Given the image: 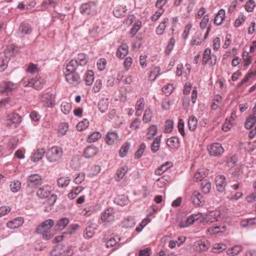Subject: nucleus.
<instances>
[{
  "instance_id": "obj_34",
  "label": "nucleus",
  "mask_w": 256,
  "mask_h": 256,
  "mask_svg": "<svg viewBox=\"0 0 256 256\" xmlns=\"http://www.w3.org/2000/svg\"><path fill=\"white\" fill-rule=\"evenodd\" d=\"M166 144L170 148L176 149L179 147V140L176 137H172L168 139Z\"/></svg>"
},
{
  "instance_id": "obj_36",
  "label": "nucleus",
  "mask_w": 256,
  "mask_h": 256,
  "mask_svg": "<svg viewBox=\"0 0 256 256\" xmlns=\"http://www.w3.org/2000/svg\"><path fill=\"white\" fill-rule=\"evenodd\" d=\"M152 112L150 107L147 108L144 110L142 121L144 123L147 124L150 122L152 118Z\"/></svg>"
},
{
  "instance_id": "obj_29",
  "label": "nucleus",
  "mask_w": 256,
  "mask_h": 256,
  "mask_svg": "<svg viewBox=\"0 0 256 256\" xmlns=\"http://www.w3.org/2000/svg\"><path fill=\"white\" fill-rule=\"evenodd\" d=\"M172 164L171 162H167L162 164L158 168L155 170V174L158 176L162 175L164 172L171 168Z\"/></svg>"
},
{
  "instance_id": "obj_58",
  "label": "nucleus",
  "mask_w": 256,
  "mask_h": 256,
  "mask_svg": "<svg viewBox=\"0 0 256 256\" xmlns=\"http://www.w3.org/2000/svg\"><path fill=\"white\" fill-rule=\"evenodd\" d=\"M146 146L144 143L140 144L139 148L136 150L134 154V158L136 159H138L142 156L145 150Z\"/></svg>"
},
{
  "instance_id": "obj_39",
  "label": "nucleus",
  "mask_w": 256,
  "mask_h": 256,
  "mask_svg": "<svg viewBox=\"0 0 256 256\" xmlns=\"http://www.w3.org/2000/svg\"><path fill=\"white\" fill-rule=\"evenodd\" d=\"M102 136L101 134L98 132H94L88 135L87 142L89 143H92L98 141Z\"/></svg>"
},
{
  "instance_id": "obj_49",
  "label": "nucleus",
  "mask_w": 256,
  "mask_h": 256,
  "mask_svg": "<svg viewBox=\"0 0 256 256\" xmlns=\"http://www.w3.org/2000/svg\"><path fill=\"white\" fill-rule=\"evenodd\" d=\"M130 144L128 142H126L122 146L120 150V156L121 158L126 156L130 148Z\"/></svg>"
},
{
  "instance_id": "obj_23",
  "label": "nucleus",
  "mask_w": 256,
  "mask_h": 256,
  "mask_svg": "<svg viewBox=\"0 0 256 256\" xmlns=\"http://www.w3.org/2000/svg\"><path fill=\"white\" fill-rule=\"evenodd\" d=\"M145 104L144 100L143 98H141L138 100L136 104L135 109L136 113L135 115L137 116H141L142 112L144 110V108Z\"/></svg>"
},
{
  "instance_id": "obj_1",
  "label": "nucleus",
  "mask_w": 256,
  "mask_h": 256,
  "mask_svg": "<svg viewBox=\"0 0 256 256\" xmlns=\"http://www.w3.org/2000/svg\"><path fill=\"white\" fill-rule=\"evenodd\" d=\"M54 225V221L53 220H47L38 226L36 232L42 234L44 238L49 240L52 236L50 232Z\"/></svg>"
},
{
  "instance_id": "obj_27",
  "label": "nucleus",
  "mask_w": 256,
  "mask_h": 256,
  "mask_svg": "<svg viewBox=\"0 0 256 256\" xmlns=\"http://www.w3.org/2000/svg\"><path fill=\"white\" fill-rule=\"evenodd\" d=\"M44 153L45 151L43 148L37 150L30 156L32 161L34 162L39 161L43 158Z\"/></svg>"
},
{
  "instance_id": "obj_28",
  "label": "nucleus",
  "mask_w": 256,
  "mask_h": 256,
  "mask_svg": "<svg viewBox=\"0 0 256 256\" xmlns=\"http://www.w3.org/2000/svg\"><path fill=\"white\" fill-rule=\"evenodd\" d=\"M126 9L125 6H118L114 8L113 13L116 17L118 18L125 16L126 14Z\"/></svg>"
},
{
  "instance_id": "obj_48",
  "label": "nucleus",
  "mask_w": 256,
  "mask_h": 256,
  "mask_svg": "<svg viewBox=\"0 0 256 256\" xmlns=\"http://www.w3.org/2000/svg\"><path fill=\"white\" fill-rule=\"evenodd\" d=\"M158 132V128L156 125L153 124L149 127L147 132V138L151 140Z\"/></svg>"
},
{
  "instance_id": "obj_3",
  "label": "nucleus",
  "mask_w": 256,
  "mask_h": 256,
  "mask_svg": "<svg viewBox=\"0 0 256 256\" xmlns=\"http://www.w3.org/2000/svg\"><path fill=\"white\" fill-rule=\"evenodd\" d=\"M81 14L84 16H94L98 11V4L94 2L91 1L81 4L80 7Z\"/></svg>"
},
{
  "instance_id": "obj_31",
  "label": "nucleus",
  "mask_w": 256,
  "mask_h": 256,
  "mask_svg": "<svg viewBox=\"0 0 256 256\" xmlns=\"http://www.w3.org/2000/svg\"><path fill=\"white\" fill-rule=\"evenodd\" d=\"M109 102L108 98H102L98 103V108L102 113L105 112L108 108Z\"/></svg>"
},
{
  "instance_id": "obj_2",
  "label": "nucleus",
  "mask_w": 256,
  "mask_h": 256,
  "mask_svg": "<svg viewBox=\"0 0 256 256\" xmlns=\"http://www.w3.org/2000/svg\"><path fill=\"white\" fill-rule=\"evenodd\" d=\"M63 150L58 146H54L49 148L46 153L47 160L51 163L58 162L62 158Z\"/></svg>"
},
{
  "instance_id": "obj_54",
  "label": "nucleus",
  "mask_w": 256,
  "mask_h": 256,
  "mask_svg": "<svg viewBox=\"0 0 256 256\" xmlns=\"http://www.w3.org/2000/svg\"><path fill=\"white\" fill-rule=\"evenodd\" d=\"M120 240L118 236L112 238L106 242V246L108 248H112L116 246L119 242Z\"/></svg>"
},
{
  "instance_id": "obj_50",
  "label": "nucleus",
  "mask_w": 256,
  "mask_h": 256,
  "mask_svg": "<svg viewBox=\"0 0 256 256\" xmlns=\"http://www.w3.org/2000/svg\"><path fill=\"white\" fill-rule=\"evenodd\" d=\"M200 187L202 192L205 194H207L210 192L211 184L210 182L204 180L201 182Z\"/></svg>"
},
{
  "instance_id": "obj_51",
  "label": "nucleus",
  "mask_w": 256,
  "mask_h": 256,
  "mask_svg": "<svg viewBox=\"0 0 256 256\" xmlns=\"http://www.w3.org/2000/svg\"><path fill=\"white\" fill-rule=\"evenodd\" d=\"M74 254V248L72 246L66 247L62 245V256H71Z\"/></svg>"
},
{
  "instance_id": "obj_19",
  "label": "nucleus",
  "mask_w": 256,
  "mask_h": 256,
  "mask_svg": "<svg viewBox=\"0 0 256 256\" xmlns=\"http://www.w3.org/2000/svg\"><path fill=\"white\" fill-rule=\"evenodd\" d=\"M24 222V220L22 217H18L8 222L6 224L8 228L10 229H14L20 226Z\"/></svg>"
},
{
  "instance_id": "obj_30",
  "label": "nucleus",
  "mask_w": 256,
  "mask_h": 256,
  "mask_svg": "<svg viewBox=\"0 0 256 256\" xmlns=\"http://www.w3.org/2000/svg\"><path fill=\"white\" fill-rule=\"evenodd\" d=\"M136 224V221L133 216H128L124 218L122 222V226L126 228H132Z\"/></svg>"
},
{
  "instance_id": "obj_35",
  "label": "nucleus",
  "mask_w": 256,
  "mask_h": 256,
  "mask_svg": "<svg viewBox=\"0 0 256 256\" xmlns=\"http://www.w3.org/2000/svg\"><path fill=\"white\" fill-rule=\"evenodd\" d=\"M42 100L47 107H52L55 104L54 98L52 95L43 96Z\"/></svg>"
},
{
  "instance_id": "obj_20",
  "label": "nucleus",
  "mask_w": 256,
  "mask_h": 256,
  "mask_svg": "<svg viewBox=\"0 0 256 256\" xmlns=\"http://www.w3.org/2000/svg\"><path fill=\"white\" fill-rule=\"evenodd\" d=\"M128 52V46L126 44H122L116 51V56L120 59L124 58Z\"/></svg>"
},
{
  "instance_id": "obj_63",
  "label": "nucleus",
  "mask_w": 256,
  "mask_h": 256,
  "mask_svg": "<svg viewBox=\"0 0 256 256\" xmlns=\"http://www.w3.org/2000/svg\"><path fill=\"white\" fill-rule=\"evenodd\" d=\"M94 234V228L92 226H88L85 230L84 236L86 238H90L93 236Z\"/></svg>"
},
{
  "instance_id": "obj_7",
  "label": "nucleus",
  "mask_w": 256,
  "mask_h": 256,
  "mask_svg": "<svg viewBox=\"0 0 256 256\" xmlns=\"http://www.w3.org/2000/svg\"><path fill=\"white\" fill-rule=\"evenodd\" d=\"M216 61V56L214 54H211V50L206 48L204 53L202 64L204 65L208 64L210 66H214Z\"/></svg>"
},
{
  "instance_id": "obj_59",
  "label": "nucleus",
  "mask_w": 256,
  "mask_h": 256,
  "mask_svg": "<svg viewBox=\"0 0 256 256\" xmlns=\"http://www.w3.org/2000/svg\"><path fill=\"white\" fill-rule=\"evenodd\" d=\"M175 40L174 38H172L169 42L168 43L165 49V53L166 54H169L170 52L172 51L174 48V46L175 44Z\"/></svg>"
},
{
  "instance_id": "obj_62",
  "label": "nucleus",
  "mask_w": 256,
  "mask_h": 256,
  "mask_svg": "<svg viewBox=\"0 0 256 256\" xmlns=\"http://www.w3.org/2000/svg\"><path fill=\"white\" fill-rule=\"evenodd\" d=\"M21 182L18 180L14 181L10 184L11 190L14 192H18L20 188Z\"/></svg>"
},
{
  "instance_id": "obj_46",
  "label": "nucleus",
  "mask_w": 256,
  "mask_h": 256,
  "mask_svg": "<svg viewBox=\"0 0 256 256\" xmlns=\"http://www.w3.org/2000/svg\"><path fill=\"white\" fill-rule=\"evenodd\" d=\"M188 126L190 130L194 131L198 124V120L194 116H191L190 117L188 120Z\"/></svg>"
},
{
  "instance_id": "obj_4",
  "label": "nucleus",
  "mask_w": 256,
  "mask_h": 256,
  "mask_svg": "<svg viewBox=\"0 0 256 256\" xmlns=\"http://www.w3.org/2000/svg\"><path fill=\"white\" fill-rule=\"evenodd\" d=\"M100 220L102 222L106 224L112 223L115 220L114 208H108L102 212L100 214Z\"/></svg>"
},
{
  "instance_id": "obj_10",
  "label": "nucleus",
  "mask_w": 256,
  "mask_h": 256,
  "mask_svg": "<svg viewBox=\"0 0 256 256\" xmlns=\"http://www.w3.org/2000/svg\"><path fill=\"white\" fill-rule=\"evenodd\" d=\"M190 200L195 206H202L204 204V196L198 191H194L192 192Z\"/></svg>"
},
{
  "instance_id": "obj_14",
  "label": "nucleus",
  "mask_w": 256,
  "mask_h": 256,
  "mask_svg": "<svg viewBox=\"0 0 256 256\" xmlns=\"http://www.w3.org/2000/svg\"><path fill=\"white\" fill-rule=\"evenodd\" d=\"M30 82L31 86L38 90L42 88L45 84V81L43 78L38 76L34 78H31Z\"/></svg>"
},
{
  "instance_id": "obj_21",
  "label": "nucleus",
  "mask_w": 256,
  "mask_h": 256,
  "mask_svg": "<svg viewBox=\"0 0 256 256\" xmlns=\"http://www.w3.org/2000/svg\"><path fill=\"white\" fill-rule=\"evenodd\" d=\"M74 60L77 62L80 66H84L87 64L88 58L85 54L80 53L77 54Z\"/></svg>"
},
{
  "instance_id": "obj_5",
  "label": "nucleus",
  "mask_w": 256,
  "mask_h": 256,
  "mask_svg": "<svg viewBox=\"0 0 256 256\" xmlns=\"http://www.w3.org/2000/svg\"><path fill=\"white\" fill-rule=\"evenodd\" d=\"M21 122V117L18 114L12 112L8 115L6 124L11 128H16Z\"/></svg>"
},
{
  "instance_id": "obj_52",
  "label": "nucleus",
  "mask_w": 256,
  "mask_h": 256,
  "mask_svg": "<svg viewBox=\"0 0 256 256\" xmlns=\"http://www.w3.org/2000/svg\"><path fill=\"white\" fill-rule=\"evenodd\" d=\"M89 125V122L87 119H84L79 122L76 125V129L78 130L81 132L86 130Z\"/></svg>"
},
{
  "instance_id": "obj_11",
  "label": "nucleus",
  "mask_w": 256,
  "mask_h": 256,
  "mask_svg": "<svg viewBox=\"0 0 256 256\" xmlns=\"http://www.w3.org/2000/svg\"><path fill=\"white\" fill-rule=\"evenodd\" d=\"M210 246V242L208 240H200L194 243L193 248L196 251L204 252L208 249Z\"/></svg>"
},
{
  "instance_id": "obj_8",
  "label": "nucleus",
  "mask_w": 256,
  "mask_h": 256,
  "mask_svg": "<svg viewBox=\"0 0 256 256\" xmlns=\"http://www.w3.org/2000/svg\"><path fill=\"white\" fill-rule=\"evenodd\" d=\"M65 74L66 80L70 84L76 86L80 82V78L79 74L75 72H68Z\"/></svg>"
},
{
  "instance_id": "obj_37",
  "label": "nucleus",
  "mask_w": 256,
  "mask_h": 256,
  "mask_svg": "<svg viewBox=\"0 0 256 256\" xmlns=\"http://www.w3.org/2000/svg\"><path fill=\"white\" fill-rule=\"evenodd\" d=\"M80 66L77 62L74 59L70 60L66 66V71L67 72H75L77 68Z\"/></svg>"
},
{
  "instance_id": "obj_47",
  "label": "nucleus",
  "mask_w": 256,
  "mask_h": 256,
  "mask_svg": "<svg viewBox=\"0 0 256 256\" xmlns=\"http://www.w3.org/2000/svg\"><path fill=\"white\" fill-rule=\"evenodd\" d=\"M69 222V219L67 218H62L59 220L56 224V227L58 230H62Z\"/></svg>"
},
{
  "instance_id": "obj_44",
  "label": "nucleus",
  "mask_w": 256,
  "mask_h": 256,
  "mask_svg": "<svg viewBox=\"0 0 256 256\" xmlns=\"http://www.w3.org/2000/svg\"><path fill=\"white\" fill-rule=\"evenodd\" d=\"M162 136H158L152 143L151 150L152 152L155 153L158 151L160 148Z\"/></svg>"
},
{
  "instance_id": "obj_43",
  "label": "nucleus",
  "mask_w": 256,
  "mask_h": 256,
  "mask_svg": "<svg viewBox=\"0 0 256 256\" xmlns=\"http://www.w3.org/2000/svg\"><path fill=\"white\" fill-rule=\"evenodd\" d=\"M256 122V116L255 115H251L249 116L246 120L244 126L246 129L251 128Z\"/></svg>"
},
{
  "instance_id": "obj_15",
  "label": "nucleus",
  "mask_w": 256,
  "mask_h": 256,
  "mask_svg": "<svg viewBox=\"0 0 256 256\" xmlns=\"http://www.w3.org/2000/svg\"><path fill=\"white\" fill-rule=\"evenodd\" d=\"M216 188L218 191L222 192L225 190L226 185V178L222 175H218L216 177L215 179Z\"/></svg>"
},
{
  "instance_id": "obj_26",
  "label": "nucleus",
  "mask_w": 256,
  "mask_h": 256,
  "mask_svg": "<svg viewBox=\"0 0 256 256\" xmlns=\"http://www.w3.org/2000/svg\"><path fill=\"white\" fill-rule=\"evenodd\" d=\"M220 216V213L218 211H210L206 216V219L210 222L215 220H218Z\"/></svg>"
},
{
  "instance_id": "obj_42",
  "label": "nucleus",
  "mask_w": 256,
  "mask_h": 256,
  "mask_svg": "<svg viewBox=\"0 0 256 256\" xmlns=\"http://www.w3.org/2000/svg\"><path fill=\"white\" fill-rule=\"evenodd\" d=\"M168 18H164L162 20V22L156 28V33L158 34L161 35L164 33L166 28V24L168 22Z\"/></svg>"
},
{
  "instance_id": "obj_38",
  "label": "nucleus",
  "mask_w": 256,
  "mask_h": 256,
  "mask_svg": "<svg viewBox=\"0 0 256 256\" xmlns=\"http://www.w3.org/2000/svg\"><path fill=\"white\" fill-rule=\"evenodd\" d=\"M70 179L68 176H62L58 180L57 184L59 188H66L70 184Z\"/></svg>"
},
{
  "instance_id": "obj_13",
  "label": "nucleus",
  "mask_w": 256,
  "mask_h": 256,
  "mask_svg": "<svg viewBox=\"0 0 256 256\" xmlns=\"http://www.w3.org/2000/svg\"><path fill=\"white\" fill-rule=\"evenodd\" d=\"M202 216L200 213L192 214L190 216L184 221H182L180 224V228L188 226L192 224L196 220L199 219Z\"/></svg>"
},
{
  "instance_id": "obj_16",
  "label": "nucleus",
  "mask_w": 256,
  "mask_h": 256,
  "mask_svg": "<svg viewBox=\"0 0 256 256\" xmlns=\"http://www.w3.org/2000/svg\"><path fill=\"white\" fill-rule=\"evenodd\" d=\"M51 186L46 185L40 188L36 192V195L40 198H48L50 194Z\"/></svg>"
},
{
  "instance_id": "obj_33",
  "label": "nucleus",
  "mask_w": 256,
  "mask_h": 256,
  "mask_svg": "<svg viewBox=\"0 0 256 256\" xmlns=\"http://www.w3.org/2000/svg\"><path fill=\"white\" fill-rule=\"evenodd\" d=\"M225 18V10L223 9L220 10L216 14L214 19V24L216 26L222 24Z\"/></svg>"
},
{
  "instance_id": "obj_55",
  "label": "nucleus",
  "mask_w": 256,
  "mask_h": 256,
  "mask_svg": "<svg viewBox=\"0 0 256 256\" xmlns=\"http://www.w3.org/2000/svg\"><path fill=\"white\" fill-rule=\"evenodd\" d=\"M94 73L92 70H88L86 74L85 82L88 86L92 84L94 80Z\"/></svg>"
},
{
  "instance_id": "obj_12",
  "label": "nucleus",
  "mask_w": 256,
  "mask_h": 256,
  "mask_svg": "<svg viewBox=\"0 0 256 256\" xmlns=\"http://www.w3.org/2000/svg\"><path fill=\"white\" fill-rule=\"evenodd\" d=\"M17 88L15 84L10 82H4L0 84V92L1 93H6L8 94L12 92L13 90Z\"/></svg>"
},
{
  "instance_id": "obj_45",
  "label": "nucleus",
  "mask_w": 256,
  "mask_h": 256,
  "mask_svg": "<svg viewBox=\"0 0 256 256\" xmlns=\"http://www.w3.org/2000/svg\"><path fill=\"white\" fill-rule=\"evenodd\" d=\"M160 67H155L150 73L149 80L152 82L154 81L158 76L160 75Z\"/></svg>"
},
{
  "instance_id": "obj_17",
  "label": "nucleus",
  "mask_w": 256,
  "mask_h": 256,
  "mask_svg": "<svg viewBox=\"0 0 256 256\" xmlns=\"http://www.w3.org/2000/svg\"><path fill=\"white\" fill-rule=\"evenodd\" d=\"M120 140L118 134L115 132H108L106 137V141L108 145L117 143Z\"/></svg>"
},
{
  "instance_id": "obj_60",
  "label": "nucleus",
  "mask_w": 256,
  "mask_h": 256,
  "mask_svg": "<svg viewBox=\"0 0 256 256\" xmlns=\"http://www.w3.org/2000/svg\"><path fill=\"white\" fill-rule=\"evenodd\" d=\"M141 27L142 23L140 22H137L134 23L130 31V34L132 36H135Z\"/></svg>"
},
{
  "instance_id": "obj_64",
  "label": "nucleus",
  "mask_w": 256,
  "mask_h": 256,
  "mask_svg": "<svg viewBox=\"0 0 256 256\" xmlns=\"http://www.w3.org/2000/svg\"><path fill=\"white\" fill-rule=\"evenodd\" d=\"M85 174L83 172H80L76 174V178L74 180V182L76 184L82 183L84 180Z\"/></svg>"
},
{
  "instance_id": "obj_6",
  "label": "nucleus",
  "mask_w": 256,
  "mask_h": 256,
  "mask_svg": "<svg viewBox=\"0 0 256 256\" xmlns=\"http://www.w3.org/2000/svg\"><path fill=\"white\" fill-rule=\"evenodd\" d=\"M207 150L210 155L214 156H220L224 152L223 147L218 143H214L208 146Z\"/></svg>"
},
{
  "instance_id": "obj_61",
  "label": "nucleus",
  "mask_w": 256,
  "mask_h": 256,
  "mask_svg": "<svg viewBox=\"0 0 256 256\" xmlns=\"http://www.w3.org/2000/svg\"><path fill=\"white\" fill-rule=\"evenodd\" d=\"M150 222V219L148 218H146L144 219V220L140 222L136 230L138 232H140L142 229Z\"/></svg>"
},
{
  "instance_id": "obj_40",
  "label": "nucleus",
  "mask_w": 256,
  "mask_h": 256,
  "mask_svg": "<svg viewBox=\"0 0 256 256\" xmlns=\"http://www.w3.org/2000/svg\"><path fill=\"white\" fill-rule=\"evenodd\" d=\"M242 248H243L242 246L236 245L228 249L226 251V253L229 256H234L238 254L242 250Z\"/></svg>"
},
{
  "instance_id": "obj_56",
  "label": "nucleus",
  "mask_w": 256,
  "mask_h": 256,
  "mask_svg": "<svg viewBox=\"0 0 256 256\" xmlns=\"http://www.w3.org/2000/svg\"><path fill=\"white\" fill-rule=\"evenodd\" d=\"M226 246L222 244H215L212 248V252L214 253H219L226 250Z\"/></svg>"
},
{
  "instance_id": "obj_9",
  "label": "nucleus",
  "mask_w": 256,
  "mask_h": 256,
  "mask_svg": "<svg viewBox=\"0 0 256 256\" xmlns=\"http://www.w3.org/2000/svg\"><path fill=\"white\" fill-rule=\"evenodd\" d=\"M42 178L38 174H32L28 178L27 183L30 187L34 188L42 183Z\"/></svg>"
},
{
  "instance_id": "obj_57",
  "label": "nucleus",
  "mask_w": 256,
  "mask_h": 256,
  "mask_svg": "<svg viewBox=\"0 0 256 256\" xmlns=\"http://www.w3.org/2000/svg\"><path fill=\"white\" fill-rule=\"evenodd\" d=\"M72 108L70 104L64 102L61 104V110L64 114H68L70 112Z\"/></svg>"
},
{
  "instance_id": "obj_18",
  "label": "nucleus",
  "mask_w": 256,
  "mask_h": 256,
  "mask_svg": "<svg viewBox=\"0 0 256 256\" xmlns=\"http://www.w3.org/2000/svg\"><path fill=\"white\" fill-rule=\"evenodd\" d=\"M98 152V148L93 145H91L86 148L84 152V156L86 158H90L94 156Z\"/></svg>"
},
{
  "instance_id": "obj_25",
  "label": "nucleus",
  "mask_w": 256,
  "mask_h": 256,
  "mask_svg": "<svg viewBox=\"0 0 256 256\" xmlns=\"http://www.w3.org/2000/svg\"><path fill=\"white\" fill-rule=\"evenodd\" d=\"M84 190V188L82 186H78L72 188L68 194V197L70 200H73Z\"/></svg>"
},
{
  "instance_id": "obj_41",
  "label": "nucleus",
  "mask_w": 256,
  "mask_h": 256,
  "mask_svg": "<svg viewBox=\"0 0 256 256\" xmlns=\"http://www.w3.org/2000/svg\"><path fill=\"white\" fill-rule=\"evenodd\" d=\"M58 136H64L68 130V124L66 122H62L58 126Z\"/></svg>"
},
{
  "instance_id": "obj_22",
  "label": "nucleus",
  "mask_w": 256,
  "mask_h": 256,
  "mask_svg": "<svg viewBox=\"0 0 256 256\" xmlns=\"http://www.w3.org/2000/svg\"><path fill=\"white\" fill-rule=\"evenodd\" d=\"M18 33L21 36L30 34L32 30L31 26L28 24H22L18 28Z\"/></svg>"
},
{
  "instance_id": "obj_32",
  "label": "nucleus",
  "mask_w": 256,
  "mask_h": 256,
  "mask_svg": "<svg viewBox=\"0 0 256 256\" xmlns=\"http://www.w3.org/2000/svg\"><path fill=\"white\" fill-rule=\"evenodd\" d=\"M128 168L126 165H124L117 170L116 180L118 182L122 179L128 172Z\"/></svg>"
},
{
  "instance_id": "obj_53",
  "label": "nucleus",
  "mask_w": 256,
  "mask_h": 256,
  "mask_svg": "<svg viewBox=\"0 0 256 256\" xmlns=\"http://www.w3.org/2000/svg\"><path fill=\"white\" fill-rule=\"evenodd\" d=\"M62 245L58 244L54 247V248L50 251V256H62Z\"/></svg>"
},
{
  "instance_id": "obj_24",
  "label": "nucleus",
  "mask_w": 256,
  "mask_h": 256,
  "mask_svg": "<svg viewBox=\"0 0 256 256\" xmlns=\"http://www.w3.org/2000/svg\"><path fill=\"white\" fill-rule=\"evenodd\" d=\"M226 230V228L224 226H217L208 228L206 232L210 234H215L224 232Z\"/></svg>"
}]
</instances>
